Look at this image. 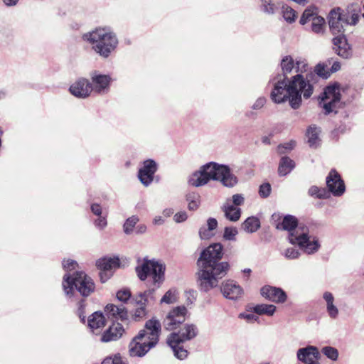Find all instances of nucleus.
I'll use <instances>...</instances> for the list:
<instances>
[{"label": "nucleus", "mask_w": 364, "mask_h": 364, "mask_svg": "<svg viewBox=\"0 0 364 364\" xmlns=\"http://www.w3.org/2000/svg\"><path fill=\"white\" fill-rule=\"evenodd\" d=\"M328 25L333 35L343 34L344 27L348 26V19L343 16V10L340 7L332 9L328 16Z\"/></svg>", "instance_id": "4468645a"}, {"label": "nucleus", "mask_w": 364, "mask_h": 364, "mask_svg": "<svg viewBox=\"0 0 364 364\" xmlns=\"http://www.w3.org/2000/svg\"><path fill=\"white\" fill-rule=\"evenodd\" d=\"M105 322L106 320L103 314L96 311L89 317L88 326L94 331L95 329L97 330L105 326Z\"/></svg>", "instance_id": "7c9ffc66"}, {"label": "nucleus", "mask_w": 364, "mask_h": 364, "mask_svg": "<svg viewBox=\"0 0 364 364\" xmlns=\"http://www.w3.org/2000/svg\"><path fill=\"white\" fill-rule=\"evenodd\" d=\"M207 226L209 230H214L218 227V221L215 218H210L207 220Z\"/></svg>", "instance_id": "e2e57ef3"}, {"label": "nucleus", "mask_w": 364, "mask_h": 364, "mask_svg": "<svg viewBox=\"0 0 364 364\" xmlns=\"http://www.w3.org/2000/svg\"><path fill=\"white\" fill-rule=\"evenodd\" d=\"M261 295L270 301L282 304L287 299V294L281 288L272 286H264L261 289Z\"/></svg>", "instance_id": "a211bd4d"}, {"label": "nucleus", "mask_w": 364, "mask_h": 364, "mask_svg": "<svg viewBox=\"0 0 364 364\" xmlns=\"http://www.w3.org/2000/svg\"><path fill=\"white\" fill-rule=\"evenodd\" d=\"M296 145L295 141H290L289 142L279 144L277 146V152L279 154H285L286 151H291L292 150Z\"/></svg>", "instance_id": "49530a36"}, {"label": "nucleus", "mask_w": 364, "mask_h": 364, "mask_svg": "<svg viewBox=\"0 0 364 364\" xmlns=\"http://www.w3.org/2000/svg\"><path fill=\"white\" fill-rule=\"evenodd\" d=\"M341 69V63L338 61L333 62V65L330 69V74L333 73H336Z\"/></svg>", "instance_id": "338daca9"}, {"label": "nucleus", "mask_w": 364, "mask_h": 364, "mask_svg": "<svg viewBox=\"0 0 364 364\" xmlns=\"http://www.w3.org/2000/svg\"><path fill=\"white\" fill-rule=\"evenodd\" d=\"M260 10L268 15H274L280 9L282 2H275L274 0H259Z\"/></svg>", "instance_id": "c85d7f7f"}, {"label": "nucleus", "mask_w": 364, "mask_h": 364, "mask_svg": "<svg viewBox=\"0 0 364 364\" xmlns=\"http://www.w3.org/2000/svg\"><path fill=\"white\" fill-rule=\"evenodd\" d=\"M138 221L139 218L135 215H132V217L127 219L124 224V232L127 235L130 234L133 230V228L135 226Z\"/></svg>", "instance_id": "79ce46f5"}, {"label": "nucleus", "mask_w": 364, "mask_h": 364, "mask_svg": "<svg viewBox=\"0 0 364 364\" xmlns=\"http://www.w3.org/2000/svg\"><path fill=\"white\" fill-rule=\"evenodd\" d=\"M219 181L224 186L228 188L234 187L238 182L237 176L231 172L230 167L227 165L223 167Z\"/></svg>", "instance_id": "a878e982"}, {"label": "nucleus", "mask_w": 364, "mask_h": 364, "mask_svg": "<svg viewBox=\"0 0 364 364\" xmlns=\"http://www.w3.org/2000/svg\"><path fill=\"white\" fill-rule=\"evenodd\" d=\"M272 188L269 183H264L260 185L259 195L262 198H267L271 193Z\"/></svg>", "instance_id": "de8ad7c7"}, {"label": "nucleus", "mask_w": 364, "mask_h": 364, "mask_svg": "<svg viewBox=\"0 0 364 364\" xmlns=\"http://www.w3.org/2000/svg\"><path fill=\"white\" fill-rule=\"evenodd\" d=\"M289 79L287 76L277 75L272 80L273 89L270 97L274 103L281 104L288 101L290 105L291 94L289 91Z\"/></svg>", "instance_id": "f8f14e48"}, {"label": "nucleus", "mask_w": 364, "mask_h": 364, "mask_svg": "<svg viewBox=\"0 0 364 364\" xmlns=\"http://www.w3.org/2000/svg\"><path fill=\"white\" fill-rule=\"evenodd\" d=\"M188 202V208L190 210H196L198 208L200 203V196L198 193L191 192L186 195Z\"/></svg>", "instance_id": "4c0bfd02"}, {"label": "nucleus", "mask_w": 364, "mask_h": 364, "mask_svg": "<svg viewBox=\"0 0 364 364\" xmlns=\"http://www.w3.org/2000/svg\"><path fill=\"white\" fill-rule=\"evenodd\" d=\"M198 333L199 330L196 324L185 323L178 331L169 334L166 343L177 359L183 360L188 357L189 353L182 344L195 338Z\"/></svg>", "instance_id": "423d86ee"}, {"label": "nucleus", "mask_w": 364, "mask_h": 364, "mask_svg": "<svg viewBox=\"0 0 364 364\" xmlns=\"http://www.w3.org/2000/svg\"><path fill=\"white\" fill-rule=\"evenodd\" d=\"M295 167L294 161L288 156H282L280 159L278 173L280 176L289 174Z\"/></svg>", "instance_id": "c756f323"}, {"label": "nucleus", "mask_w": 364, "mask_h": 364, "mask_svg": "<svg viewBox=\"0 0 364 364\" xmlns=\"http://www.w3.org/2000/svg\"><path fill=\"white\" fill-rule=\"evenodd\" d=\"M63 267L65 271L70 272L76 269L77 263L75 260L68 259L66 261H63Z\"/></svg>", "instance_id": "603ef678"}, {"label": "nucleus", "mask_w": 364, "mask_h": 364, "mask_svg": "<svg viewBox=\"0 0 364 364\" xmlns=\"http://www.w3.org/2000/svg\"><path fill=\"white\" fill-rule=\"evenodd\" d=\"M316 75L317 78L318 77H321L323 79H327L330 77V72L326 70V65L323 63H318L316 65L314 68V72L313 73Z\"/></svg>", "instance_id": "37998d69"}, {"label": "nucleus", "mask_w": 364, "mask_h": 364, "mask_svg": "<svg viewBox=\"0 0 364 364\" xmlns=\"http://www.w3.org/2000/svg\"><path fill=\"white\" fill-rule=\"evenodd\" d=\"M223 256V247L220 243L211 244L201 252L196 274L197 287L200 291L208 292L215 288L219 280L228 274L230 266L228 262H220Z\"/></svg>", "instance_id": "f257e3e1"}, {"label": "nucleus", "mask_w": 364, "mask_h": 364, "mask_svg": "<svg viewBox=\"0 0 364 364\" xmlns=\"http://www.w3.org/2000/svg\"><path fill=\"white\" fill-rule=\"evenodd\" d=\"M326 186L328 190L325 188H319L316 198L327 199L330 198L331 193L334 196H341L346 191L344 181L336 169H331L327 176Z\"/></svg>", "instance_id": "9d476101"}, {"label": "nucleus", "mask_w": 364, "mask_h": 364, "mask_svg": "<svg viewBox=\"0 0 364 364\" xmlns=\"http://www.w3.org/2000/svg\"><path fill=\"white\" fill-rule=\"evenodd\" d=\"M154 291V288L149 289L144 293L139 295V299H136V303L138 306L136 308L133 315L135 321H139L146 315V304L147 298L151 296Z\"/></svg>", "instance_id": "4be33fe9"}, {"label": "nucleus", "mask_w": 364, "mask_h": 364, "mask_svg": "<svg viewBox=\"0 0 364 364\" xmlns=\"http://www.w3.org/2000/svg\"><path fill=\"white\" fill-rule=\"evenodd\" d=\"M99 218L95 220V225L100 230L104 229L107 225L106 216H98Z\"/></svg>", "instance_id": "6e6d98bb"}, {"label": "nucleus", "mask_w": 364, "mask_h": 364, "mask_svg": "<svg viewBox=\"0 0 364 364\" xmlns=\"http://www.w3.org/2000/svg\"><path fill=\"white\" fill-rule=\"evenodd\" d=\"M157 170L156 163L151 159L144 161L143 166L139 168L138 178L140 182L145 186H149L154 180V176Z\"/></svg>", "instance_id": "dca6fc26"}, {"label": "nucleus", "mask_w": 364, "mask_h": 364, "mask_svg": "<svg viewBox=\"0 0 364 364\" xmlns=\"http://www.w3.org/2000/svg\"><path fill=\"white\" fill-rule=\"evenodd\" d=\"M260 228L259 220L254 216L247 218L242 224V228L247 233H253Z\"/></svg>", "instance_id": "72a5a7b5"}, {"label": "nucleus", "mask_w": 364, "mask_h": 364, "mask_svg": "<svg viewBox=\"0 0 364 364\" xmlns=\"http://www.w3.org/2000/svg\"><path fill=\"white\" fill-rule=\"evenodd\" d=\"M319 190V187L316 186H312L309 188L308 191V193L310 196L314 197L316 198V196L318 195Z\"/></svg>", "instance_id": "0e129e2a"}, {"label": "nucleus", "mask_w": 364, "mask_h": 364, "mask_svg": "<svg viewBox=\"0 0 364 364\" xmlns=\"http://www.w3.org/2000/svg\"><path fill=\"white\" fill-rule=\"evenodd\" d=\"M294 64V67L297 73L302 74L307 71L308 65L304 60H296Z\"/></svg>", "instance_id": "864d4df0"}, {"label": "nucleus", "mask_w": 364, "mask_h": 364, "mask_svg": "<svg viewBox=\"0 0 364 364\" xmlns=\"http://www.w3.org/2000/svg\"><path fill=\"white\" fill-rule=\"evenodd\" d=\"M159 322L151 319L146 322L144 329L141 330L129 345V353L132 357H143L154 347L159 340Z\"/></svg>", "instance_id": "20e7f679"}, {"label": "nucleus", "mask_w": 364, "mask_h": 364, "mask_svg": "<svg viewBox=\"0 0 364 364\" xmlns=\"http://www.w3.org/2000/svg\"><path fill=\"white\" fill-rule=\"evenodd\" d=\"M297 359L304 363H307L319 356V352L316 347L308 346L306 348H299L296 353Z\"/></svg>", "instance_id": "b1692460"}, {"label": "nucleus", "mask_w": 364, "mask_h": 364, "mask_svg": "<svg viewBox=\"0 0 364 364\" xmlns=\"http://www.w3.org/2000/svg\"><path fill=\"white\" fill-rule=\"evenodd\" d=\"M82 40L91 46L95 53L108 58L117 49V35L108 27H98L82 35Z\"/></svg>", "instance_id": "7ed1b4c3"}, {"label": "nucleus", "mask_w": 364, "mask_h": 364, "mask_svg": "<svg viewBox=\"0 0 364 364\" xmlns=\"http://www.w3.org/2000/svg\"><path fill=\"white\" fill-rule=\"evenodd\" d=\"M284 255L288 259H295L300 256V252L295 247H289L285 250Z\"/></svg>", "instance_id": "09e8293b"}, {"label": "nucleus", "mask_w": 364, "mask_h": 364, "mask_svg": "<svg viewBox=\"0 0 364 364\" xmlns=\"http://www.w3.org/2000/svg\"><path fill=\"white\" fill-rule=\"evenodd\" d=\"M225 166V165L216 162L207 163L190 176L188 183L193 186L199 187L207 184L210 180L219 181L220 173Z\"/></svg>", "instance_id": "6e6552de"}, {"label": "nucleus", "mask_w": 364, "mask_h": 364, "mask_svg": "<svg viewBox=\"0 0 364 364\" xmlns=\"http://www.w3.org/2000/svg\"><path fill=\"white\" fill-rule=\"evenodd\" d=\"M178 300V291L176 288H171L161 298V304H173Z\"/></svg>", "instance_id": "e433bc0d"}, {"label": "nucleus", "mask_w": 364, "mask_h": 364, "mask_svg": "<svg viewBox=\"0 0 364 364\" xmlns=\"http://www.w3.org/2000/svg\"><path fill=\"white\" fill-rule=\"evenodd\" d=\"M280 65L283 73L282 76H287V74L290 73L295 68L294 60L290 55L284 57L281 61Z\"/></svg>", "instance_id": "58836bf2"}, {"label": "nucleus", "mask_w": 364, "mask_h": 364, "mask_svg": "<svg viewBox=\"0 0 364 364\" xmlns=\"http://www.w3.org/2000/svg\"><path fill=\"white\" fill-rule=\"evenodd\" d=\"M250 311L258 315H267L271 316H273L276 311V306L273 304H262L253 306L251 308Z\"/></svg>", "instance_id": "473e14b6"}, {"label": "nucleus", "mask_w": 364, "mask_h": 364, "mask_svg": "<svg viewBox=\"0 0 364 364\" xmlns=\"http://www.w3.org/2000/svg\"><path fill=\"white\" fill-rule=\"evenodd\" d=\"M239 318H244L248 322H253L258 319V317L252 314L240 313Z\"/></svg>", "instance_id": "bf43d9fd"}, {"label": "nucleus", "mask_w": 364, "mask_h": 364, "mask_svg": "<svg viewBox=\"0 0 364 364\" xmlns=\"http://www.w3.org/2000/svg\"><path fill=\"white\" fill-rule=\"evenodd\" d=\"M341 85L337 82L328 85L324 88L323 92L319 97L321 100L319 105L324 109L326 115L333 111L336 114L338 112L336 109L341 107Z\"/></svg>", "instance_id": "1a4fd4ad"}, {"label": "nucleus", "mask_w": 364, "mask_h": 364, "mask_svg": "<svg viewBox=\"0 0 364 364\" xmlns=\"http://www.w3.org/2000/svg\"><path fill=\"white\" fill-rule=\"evenodd\" d=\"M159 267V261L154 259H149L147 257L136 259V266L135 272L138 278L141 281H145L148 278L152 279L154 285L159 281V272L157 268Z\"/></svg>", "instance_id": "9b49d317"}, {"label": "nucleus", "mask_w": 364, "mask_h": 364, "mask_svg": "<svg viewBox=\"0 0 364 364\" xmlns=\"http://www.w3.org/2000/svg\"><path fill=\"white\" fill-rule=\"evenodd\" d=\"M222 209L225 218L230 221L236 222L241 216V209L233 205H224Z\"/></svg>", "instance_id": "2f4dec72"}, {"label": "nucleus", "mask_w": 364, "mask_h": 364, "mask_svg": "<svg viewBox=\"0 0 364 364\" xmlns=\"http://www.w3.org/2000/svg\"><path fill=\"white\" fill-rule=\"evenodd\" d=\"M237 229L235 227H225L224 229L223 238L225 240L235 241L237 235Z\"/></svg>", "instance_id": "a18cd8bd"}, {"label": "nucleus", "mask_w": 364, "mask_h": 364, "mask_svg": "<svg viewBox=\"0 0 364 364\" xmlns=\"http://www.w3.org/2000/svg\"><path fill=\"white\" fill-rule=\"evenodd\" d=\"M70 91L72 95L77 97L85 98L92 91V86L88 80L80 78L70 87Z\"/></svg>", "instance_id": "6ab92c4d"}, {"label": "nucleus", "mask_w": 364, "mask_h": 364, "mask_svg": "<svg viewBox=\"0 0 364 364\" xmlns=\"http://www.w3.org/2000/svg\"><path fill=\"white\" fill-rule=\"evenodd\" d=\"M323 298L326 303V311L329 317L332 319H336L338 316V309L334 305V297L332 293L325 291L323 294Z\"/></svg>", "instance_id": "cd10ccee"}, {"label": "nucleus", "mask_w": 364, "mask_h": 364, "mask_svg": "<svg viewBox=\"0 0 364 364\" xmlns=\"http://www.w3.org/2000/svg\"><path fill=\"white\" fill-rule=\"evenodd\" d=\"M188 309L184 305L170 309L163 321V325L167 331H175L186 321Z\"/></svg>", "instance_id": "ddd939ff"}, {"label": "nucleus", "mask_w": 364, "mask_h": 364, "mask_svg": "<svg viewBox=\"0 0 364 364\" xmlns=\"http://www.w3.org/2000/svg\"><path fill=\"white\" fill-rule=\"evenodd\" d=\"M62 285L65 294L68 296H73L75 289L81 296L87 297L95 289L92 279L82 271H75L72 274L66 273L63 276Z\"/></svg>", "instance_id": "0eeeda50"}, {"label": "nucleus", "mask_w": 364, "mask_h": 364, "mask_svg": "<svg viewBox=\"0 0 364 364\" xmlns=\"http://www.w3.org/2000/svg\"><path fill=\"white\" fill-rule=\"evenodd\" d=\"M91 211L94 215L100 216L102 212V207L98 203H93L91 205Z\"/></svg>", "instance_id": "680f3d73"}, {"label": "nucleus", "mask_w": 364, "mask_h": 364, "mask_svg": "<svg viewBox=\"0 0 364 364\" xmlns=\"http://www.w3.org/2000/svg\"><path fill=\"white\" fill-rule=\"evenodd\" d=\"M105 311L109 316L117 320L124 321L128 319V312L123 305L107 304L105 307Z\"/></svg>", "instance_id": "393cba45"}, {"label": "nucleus", "mask_w": 364, "mask_h": 364, "mask_svg": "<svg viewBox=\"0 0 364 364\" xmlns=\"http://www.w3.org/2000/svg\"><path fill=\"white\" fill-rule=\"evenodd\" d=\"M325 19L318 16L313 18L311 23V30L317 34L323 33L324 32Z\"/></svg>", "instance_id": "a19ab883"}, {"label": "nucleus", "mask_w": 364, "mask_h": 364, "mask_svg": "<svg viewBox=\"0 0 364 364\" xmlns=\"http://www.w3.org/2000/svg\"><path fill=\"white\" fill-rule=\"evenodd\" d=\"M332 49L336 54L343 59L348 60L353 57L352 46L348 43L344 34H340L332 39Z\"/></svg>", "instance_id": "2eb2a0df"}, {"label": "nucleus", "mask_w": 364, "mask_h": 364, "mask_svg": "<svg viewBox=\"0 0 364 364\" xmlns=\"http://www.w3.org/2000/svg\"><path fill=\"white\" fill-rule=\"evenodd\" d=\"M5 5L8 6H13L16 5L18 0H2Z\"/></svg>", "instance_id": "774afa93"}, {"label": "nucleus", "mask_w": 364, "mask_h": 364, "mask_svg": "<svg viewBox=\"0 0 364 364\" xmlns=\"http://www.w3.org/2000/svg\"><path fill=\"white\" fill-rule=\"evenodd\" d=\"M362 11L361 4L352 3L349 4L346 10H343V16L348 19L347 25L355 26L358 23L360 14Z\"/></svg>", "instance_id": "5701e85b"}, {"label": "nucleus", "mask_w": 364, "mask_h": 364, "mask_svg": "<svg viewBox=\"0 0 364 364\" xmlns=\"http://www.w3.org/2000/svg\"><path fill=\"white\" fill-rule=\"evenodd\" d=\"M318 16L317 8L316 6H309L304 11L299 23L301 25H305L309 22H311L313 18Z\"/></svg>", "instance_id": "c9c22d12"}, {"label": "nucleus", "mask_w": 364, "mask_h": 364, "mask_svg": "<svg viewBox=\"0 0 364 364\" xmlns=\"http://www.w3.org/2000/svg\"><path fill=\"white\" fill-rule=\"evenodd\" d=\"M232 198L234 206L242 205L245 202V198L242 194H234Z\"/></svg>", "instance_id": "4d7b16f0"}, {"label": "nucleus", "mask_w": 364, "mask_h": 364, "mask_svg": "<svg viewBox=\"0 0 364 364\" xmlns=\"http://www.w3.org/2000/svg\"><path fill=\"white\" fill-rule=\"evenodd\" d=\"M322 353L329 359L335 361L338 358V351L336 348L331 346L323 347L321 350Z\"/></svg>", "instance_id": "c03bdc74"}, {"label": "nucleus", "mask_w": 364, "mask_h": 364, "mask_svg": "<svg viewBox=\"0 0 364 364\" xmlns=\"http://www.w3.org/2000/svg\"><path fill=\"white\" fill-rule=\"evenodd\" d=\"M111 77L107 75L95 73L92 75V90L98 94H105L109 91Z\"/></svg>", "instance_id": "412c9836"}, {"label": "nucleus", "mask_w": 364, "mask_h": 364, "mask_svg": "<svg viewBox=\"0 0 364 364\" xmlns=\"http://www.w3.org/2000/svg\"><path fill=\"white\" fill-rule=\"evenodd\" d=\"M266 103V99L264 97H259L252 106L253 109H259L264 107Z\"/></svg>", "instance_id": "052dcab7"}, {"label": "nucleus", "mask_w": 364, "mask_h": 364, "mask_svg": "<svg viewBox=\"0 0 364 364\" xmlns=\"http://www.w3.org/2000/svg\"><path fill=\"white\" fill-rule=\"evenodd\" d=\"M221 292L228 299L237 300L242 296L244 291L236 282L228 279L222 283Z\"/></svg>", "instance_id": "f3484780"}, {"label": "nucleus", "mask_w": 364, "mask_h": 364, "mask_svg": "<svg viewBox=\"0 0 364 364\" xmlns=\"http://www.w3.org/2000/svg\"><path fill=\"white\" fill-rule=\"evenodd\" d=\"M199 235L201 239H208L213 235L211 230H209L208 228L205 226L200 228Z\"/></svg>", "instance_id": "13d9d810"}, {"label": "nucleus", "mask_w": 364, "mask_h": 364, "mask_svg": "<svg viewBox=\"0 0 364 364\" xmlns=\"http://www.w3.org/2000/svg\"><path fill=\"white\" fill-rule=\"evenodd\" d=\"M96 265L100 271L111 272L112 269L119 266V259L117 257L102 258L97 261Z\"/></svg>", "instance_id": "bb28decb"}, {"label": "nucleus", "mask_w": 364, "mask_h": 364, "mask_svg": "<svg viewBox=\"0 0 364 364\" xmlns=\"http://www.w3.org/2000/svg\"><path fill=\"white\" fill-rule=\"evenodd\" d=\"M102 364H125L119 354H116L113 357H107L102 361Z\"/></svg>", "instance_id": "3c124183"}, {"label": "nucleus", "mask_w": 364, "mask_h": 364, "mask_svg": "<svg viewBox=\"0 0 364 364\" xmlns=\"http://www.w3.org/2000/svg\"><path fill=\"white\" fill-rule=\"evenodd\" d=\"M319 130L315 125L310 126L306 132L308 143L311 147L316 148L319 145Z\"/></svg>", "instance_id": "f704fd0d"}, {"label": "nucleus", "mask_w": 364, "mask_h": 364, "mask_svg": "<svg viewBox=\"0 0 364 364\" xmlns=\"http://www.w3.org/2000/svg\"><path fill=\"white\" fill-rule=\"evenodd\" d=\"M280 8L282 9L283 18L287 22L291 23L295 21L296 14L292 8L283 3H282Z\"/></svg>", "instance_id": "ea45409f"}, {"label": "nucleus", "mask_w": 364, "mask_h": 364, "mask_svg": "<svg viewBox=\"0 0 364 364\" xmlns=\"http://www.w3.org/2000/svg\"><path fill=\"white\" fill-rule=\"evenodd\" d=\"M276 228L288 231L289 242L291 245H297L309 255L316 252L320 248L318 240H310L309 228L303 223H299L294 215H286L282 221L276 225Z\"/></svg>", "instance_id": "f03ea898"}, {"label": "nucleus", "mask_w": 364, "mask_h": 364, "mask_svg": "<svg viewBox=\"0 0 364 364\" xmlns=\"http://www.w3.org/2000/svg\"><path fill=\"white\" fill-rule=\"evenodd\" d=\"M112 276V272H106L104 271H100V280L102 283L107 281V279Z\"/></svg>", "instance_id": "69168bd1"}, {"label": "nucleus", "mask_w": 364, "mask_h": 364, "mask_svg": "<svg viewBox=\"0 0 364 364\" xmlns=\"http://www.w3.org/2000/svg\"><path fill=\"white\" fill-rule=\"evenodd\" d=\"M188 215L186 211L178 212L173 216V220L177 223H183L186 221Z\"/></svg>", "instance_id": "5fc2aeb1"}, {"label": "nucleus", "mask_w": 364, "mask_h": 364, "mask_svg": "<svg viewBox=\"0 0 364 364\" xmlns=\"http://www.w3.org/2000/svg\"><path fill=\"white\" fill-rule=\"evenodd\" d=\"M124 333L125 330L121 323L113 322L112 324L103 332L100 341L103 343L116 341L122 338Z\"/></svg>", "instance_id": "aec40b11"}, {"label": "nucleus", "mask_w": 364, "mask_h": 364, "mask_svg": "<svg viewBox=\"0 0 364 364\" xmlns=\"http://www.w3.org/2000/svg\"><path fill=\"white\" fill-rule=\"evenodd\" d=\"M317 82V77L313 72L305 75L298 73L289 80V91L291 94L290 107L294 109H299L302 104V97L309 99L314 93V85Z\"/></svg>", "instance_id": "39448f33"}, {"label": "nucleus", "mask_w": 364, "mask_h": 364, "mask_svg": "<svg viewBox=\"0 0 364 364\" xmlns=\"http://www.w3.org/2000/svg\"><path fill=\"white\" fill-rule=\"evenodd\" d=\"M131 296V292L128 289H120L117 293V298L122 302L127 301Z\"/></svg>", "instance_id": "8fccbe9b"}]
</instances>
